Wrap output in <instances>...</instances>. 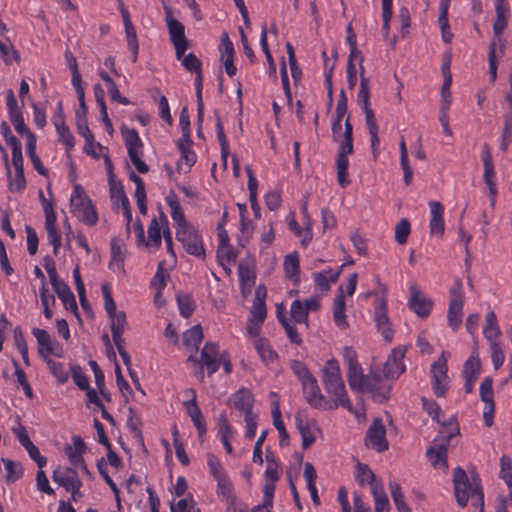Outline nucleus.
<instances>
[{
    "instance_id": "16",
    "label": "nucleus",
    "mask_w": 512,
    "mask_h": 512,
    "mask_svg": "<svg viewBox=\"0 0 512 512\" xmlns=\"http://www.w3.org/2000/svg\"><path fill=\"white\" fill-rule=\"evenodd\" d=\"M364 391L371 393L375 402H385L389 399L391 385L384 383L382 376L377 372H369Z\"/></svg>"
},
{
    "instance_id": "50",
    "label": "nucleus",
    "mask_w": 512,
    "mask_h": 512,
    "mask_svg": "<svg viewBox=\"0 0 512 512\" xmlns=\"http://www.w3.org/2000/svg\"><path fill=\"white\" fill-rule=\"evenodd\" d=\"M481 371V362L478 355H471L465 362L462 375L464 378L478 379Z\"/></svg>"
},
{
    "instance_id": "30",
    "label": "nucleus",
    "mask_w": 512,
    "mask_h": 512,
    "mask_svg": "<svg viewBox=\"0 0 512 512\" xmlns=\"http://www.w3.org/2000/svg\"><path fill=\"white\" fill-rule=\"evenodd\" d=\"M218 436L225 448L227 454L233 453V447L231 444V439L235 436V429L230 424L225 414H221L218 418Z\"/></svg>"
},
{
    "instance_id": "63",
    "label": "nucleus",
    "mask_w": 512,
    "mask_h": 512,
    "mask_svg": "<svg viewBox=\"0 0 512 512\" xmlns=\"http://www.w3.org/2000/svg\"><path fill=\"white\" fill-rule=\"evenodd\" d=\"M180 61L182 66L191 73L197 74L202 71V62L194 53L184 54Z\"/></svg>"
},
{
    "instance_id": "49",
    "label": "nucleus",
    "mask_w": 512,
    "mask_h": 512,
    "mask_svg": "<svg viewBox=\"0 0 512 512\" xmlns=\"http://www.w3.org/2000/svg\"><path fill=\"white\" fill-rule=\"evenodd\" d=\"M125 28V36L127 40V46L129 51L131 52V61L135 63L138 59L139 53V43L138 37L136 33V29L133 25L126 26Z\"/></svg>"
},
{
    "instance_id": "58",
    "label": "nucleus",
    "mask_w": 512,
    "mask_h": 512,
    "mask_svg": "<svg viewBox=\"0 0 512 512\" xmlns=\"http://www.w3.org/2000/svg\"><path fill=\"white\" fill-rule=\"evenodd\" d=\"M512 139V112L504 116V127L501 137L500 149L506 151L511 144Z\"/></svg>"
},
{
    "instance_id": "60",
    "label": "nucleus",
    "mask_w": 512,
    "mask_h": 512,
    "mask_svg": "<svg viewBox=\"0 0 512 512\" xmlns=\"http://www.w3.org/2000/svg\"><path fill=\"white\" fill-rule=\"evenodd\" d=\"M346 33H347L346 42L349 46V51H350L349 56H351V58H359L360 65H362L363 57H362L361 52L357 48V37L353 31L351 23L347 25Z\"/></svg>"
},
{
    "instance_id": "51",
    "label": "nucleus",
    "mask_w": 512,
    "mask_h": 512,
    "mask_svg": "<svg viewBox=\"0 0 512 512\" xmlns=\"http://www.w3.org/2000/svg\"><path fill=\"white\" fill-rule=\"evenodd\" d=\"M150 286L156 290L155 301H158L159 296L162 294L166 287V273L164 271L163 263H159L156 273L153 276Z\"/></svg>"
},
{
    "instance_id": "25",
    "label": "nucleus",
    "mask_w": 512,
    "mask_h": 512,
    "mask_svg": "<svg viewBox=\"0 0 512 512\" xmlns=\"http://www.w3.org/2000/svg\"><path fill=\"white\" fill-rule=\"evenodd\" d=\"M344 265H341L337 270H333L332 268L315 272L312 275L313 281L322 292H327L330 290L331 283H335L338 281L342 269Z\"/></svg>"
},
{
    "instance_id": "8",
    "label": "nucleus",
    "mask_w": 512,
    "mask_h": 512,
    "mask_svg": "<svg viewBox=\"0 0 512 512\" xmlns=\"http://www.w3.org/2000/svg\"><path fill=\"white\" fill-rule=\"evenodd\" d=\"M353 152L354 146L353 140L351 139V128L348 125L343 145H339L336 157L337 181L342 188H345L350 184V180L348 178V156L353 154Z\"/></svg>"
},
{
    "instance_id": "48",
    "label": "nucleus",
    "mask_w": 512,
    "mask_h": 512,
    "mask_svg": "<svg viewBox=\"0 0 512 512\" xmlns=\"http://www.w3.org/2000/svg\"><path fill=\"white\" fill-rule=\"evenodd\" d=\"M148 240L145 241L146 246L159 249L162 243L161 228L156 218H153L148 226Z\"/></svg>"
},
{
    "instance_id": "24",
    "label": "nucleus",
    "mask_w": 512,
    "mask_h": 512,
    "mask_svg": "<svg viewBox=\"0 0 512 512\" xmlns=\"http://www.w3.org/2000/svg\"><path fill=\"white\" fill-rule=\"evenodd\" d=\"M428 205L431 214L429 222L430 233L432 235L442 236L445 231V224L443 218L444 206L438 201H430Z\"/></svg>"
},
{
    "instance_id": "64",
    "label": "nucleus",
    "mask_w": 512,
    "mask_h": 512,
    "mask_svg": "<svg viewBox=\"0 0 512 512\" xmlns=\"http://www.w3.org/2000/svg\"><path fill=\"white\" fill-rule=\"evenodd\" d=\"M421 403L423 410L426 411L434 421L440 422V415L442 413L440 405L436 401L425 397L421 399Z\"/></svg>"
},
{
    "instance_id": "45",
    "label": "nucleus",
    "mask_w": 512,
    "mask_h": 512,
    "mask_svg": "<svg viewBox=\"0 0 512 512\" xmlns=\"http://www.w3.org/2000/svg\"><path fill=\"white\" fill-rule=\"evenodd\" d=\"M192 144V139H179L177 141V147L181 153V159L185 161L189 168L197 161V155L192 149Z\"/></svg>"
},
{
    "instance_id": "27",
    "label": "nucleus",
    "mask_w": 512,
    "mask_h": 512,
    "mask_svg": "<svg viewBox=\"0 0 512 512\" xmlns=\"http://www.w3.org/2000/svg\"><path fill=\"white\" fill-rule=\"evenodd\" d=\"M111 248V259L109 262V268L114 272L124 271V260L126 256L125 245L122 240L113 238L110 243Z\"/></svg>"
},
{
    "instance_id": "39",
    "label": "nucleus",
    "mask_w": 512,
    "mask_h": 512,
    "mask_svg": "<svg viewBox=\"0 0 512 512\" xmlns=\"http://www.w3.org/2000/svg\"><path fill=\"white\" fill-rule=\"evenodd\" d=\"M203 340V331L200 324L194 325L183 333L182 341L185 347L192 348L194 351L199 349Z\"/></svg>"
},
{
    "instance_id": "55",
    "label": "nucleus",
    "mask_w": 512,
    "mask_h": 512,
    "mask_svg": "<svg viewBox=\"0 0 512 512\" xmlns=\"http://www.w3.org/2000/svg\"><path fill=\"white\" fill-rule=\"evenodd\" d=\"M290 313L296 323L308 325V312L303 307L301 300L296 299L291 303Z\"/></svg>"
},
{
    "instance_id": "37",
    "label": "nucleus",
    "mask_w": 512,
    "mask_h": 512,
    "mask_svg": "<svg viewBox=\"0 0 512 512\" xmlns=\"http://www.w3.org/2000/svg\"><path fill=\"white\" fill-rule=\"evenodd\" d=\"M483 335L488 342L497 341L501 335L497 317L493 310H489L485 316Z\"/></svg>"
},
{
    "instance_id": "19",
    "label": "nucleus",
    "mask_w": 512,
    "mask_h": 512,
    "mask_svg": "<svg viewBox=\"0 0 512 512\" xmlns=\"http://www.w3.org/2000/svg\"><path fill=\"white\" fill-rule=\"evenodd\" d=\"M5 167L7 171V176L9 179V189L13 192H21L26 188V179L24 176V168H23V156L12 158V164L15 169V175L11 177V169L8 162L7 154H5Z\"/></svg>"
},
{
    "instance_id": "53",
    "label": "nucleus",
    "mask_w": 512,
    "mask_h": 512,
    "mask_svg": "<svg viewBox=\"0 0 512 512\" xmlns=\"http://www.w3.org/2000/svg\"><path fill=\"white\" fill-rule=\"evenodd\" d=\"M51 374L57 379L60 384H64L69 379V372L65 365L61 362H56L52 359L45 361Z\"/></svg>"
},
{
    "instance_id": "1",
    "label": "nucleus",
    "mask_w": 512,
    "mask_h": 512,
    "mask_svg": "<svg viewBox=\"0 0 512 512\" xmlns=\"http://www.w3.org/2000/svg\"><path fill=\"white\" fill-rule=\"evenodd\" d=\"M453 486L457 504L461 508L466 507L471 498L475 510L484 511V493L481 480L477 475H473L470 479L465 470L458 466L453 470Z\"/></svg>"
},
{
    "instance_id": "2",
    "label": "nucleus",
    "mask_w": 512,
    "mask_h": 512,
    "mask_svg": "<svg viewBox=\"0 0 512 512\" xmlns=\"http://www.w3.org/2000/svg\"><path fill=\"white\" fill-rule=\"evenodd\" d=\"M321 371L324 388L334 400L335 405L352 412L353 406L346 391L339 362L331 358L325 362Z\"/></svg>"
},
{
    "instance_id": "33",
    "label": "nucleus",
    "mask_w": 512,
    "mask_h": 512,
    "mask_svg": "<svg viewBox=\"0 0 512 512\" xmlns=\"http://www.w3.org/2000/svg\"><path fill=\"white\" fill-rule=\"evenodd\" d=\"M52 287L59 299L62 301L64 307L72 312H77L78 306L70 287L62 280L56 283V286Z\"/></svg>"
},
{
    "instance_id": "32",
    "label": "nucleus",
    "mask_w": 512,
    "mask_h": 512,
    "mask_svg": "<svg viewBox=\"0 0 512 512\" xmlns=\"http://www.w3.org/2000/svg\"><path fill=\"white\" fill-rule=\"evenodd\" d=\"M167 205L170 208V215L174 223L177 225L176 228H181L189 225L185 219V214L182 206L174 192H170L165 198Z\"/></svg>"
},
{
    "instance_id": "40",
    "label": "nucleus",
    "mask_w": 512,
    "mask_h": 512,
    "mask_svg": "<svg viewBox=\"0 0 512 512\" xmlns=\"http://www.w3.org/2000/svg\"><path fill=\"white\" fill-rule=\"evenodd\" d=\"M360 87L357 95V102L359 106L365 110L369 109L370 107V80L369 78L364 77V67L360 65Z\"/></svg>"
},
{
    "instance_id": "17",
    "label": "nucleus",
    "mask_w": 512,
    "mask_h": 512,
    "mask_svg": "<svg viewBox=\"0 0 512 512\" xmlns=\"http://www.w3.org/2000/svg\"><path fill=\"white\" fill-rule=\"evenodd\" d=\"M406 349L396 347L392 350L383 367V374L388 379H397L406 370L404 363Z\"/></svg>"
},
{
    "instance_id": "62",
    "label": "nucleus",
    "mask_w": 512,
    "mask_h": 512,
    "mask_svg": "<svg viewBox=\"0 0 512 512\" xmlns=\"http://www.w3.org/2000/svg\"><path fill=\"white\" fill-rule=\"evenodd\" d=\"M479 390L480 398L484 402V405L494 404L493 379L491 377L483 379Z\"/></svg>"
},
{
    "instance_id": "7",
    "label": "nucleus",
    "mask_w": 512,
    "mask_h": 512,
    "mask_svg": "<svg viewBox=\"0 0 512 512\" xmlns=\"http://www.w3.org/2000/svg\"><path fill=\"white\" fill-rule=\"evenodd\" d=\"M450 301L447 311V324L453 332H457L463 322V307L465 296L462 290V284L458 280L450 288Z\"/></svg>"
},
{
    "instance_id": "38",
    "label": "nucleus",
    "mask_w": 512,
    "mask_h": 512,
    "mask_svg": "<svg viewBox=\"0 0 512 512\" xmlns=\"http://www.w3.org/2000/svg\"><path fill=\"white\" fill-rule=\"evenodd\" d=\"M375 512H389L390 502L382 484H372Z\"/></svg>"
},
{
    "instance_id": "10",
    "label": "nucleus",
    "mask_w": 512,
    "mask_h": 512,
    "mask_svg": "<svg viewBox=\"0 0 512 512\" xmlns=\"http://www.w3.org/2000/svg\"><path fill=\"white\" fill-rule=\"evenodd\" d=\"M176 239L181 242L188 254L197 258L205 257L202 237L194 227L187 225L181 228H176Z\"/></svg>"
},
{
    "instance_id": "41",
    "label": "nucleus",
    "mask_w": 512,
    "mask_h": 512,
    "mask_svg": "<svg viewBox=\"0 0 512 512\" xmlns=\"http://www.w3.org/2000/svg\"><path fill=\"white\" fill-rule=\"evenodd\" d=\"M92 203V200L87 196L81 185L76 184L70 196L71 212L74 213L80 208Z\"/></svg>"
},
{
    "instance_id": "52",
    "label": "nucleus",
    "mask_w": 512,
    "mask_h": 512,
    "mask_svg": "<svg viewBox=\"0 0 512 512\" xmlns=\"http://www.w3.org/2000/svg\"><path fill=\"white\" fill-rule=\"evenodd\" d=\"M6 470V481L14 483L23 476V469L20 463L10 459H2Z\"/></svg>"
},
{
    "instance_id": "42",
    "label": "nucleus",
    "mask_w": 512,
    "mask_h": 512,
    "mask_svg": "<svg viewBox=\"0 0 512 512\" xmlns=\"http://www.w3.org/2000/svg\"><path fill=\"white\" fill-rule=\"evenodd\" d=\"M82 223L87 226H95L98 222V212L93 203H90L73 213Z\"/></svg>"
},
{
    "instance_id": "46",
    "label": "nucleus",
    "mask_w": 512,
    "mask_h": 512,
    "mask_svg": "<svg viewBox=\"0 0 512 512\" xmlns=\"http://www.w3.org/2000/svg\"><path fill=\"white\" fill-rule=\"evenodd\" d=\"M206 459L209 473L215 481L229 476L216 455L208 453Z\"/></svg>"
},
{
    "instance_id": "12",
    "label": "nucleus",
    "mask_w": 512,
    "mask_h": 512,
    "mask_svg": "<svg viewBox=\"0 0 512 512\" xmlns=\"http://www.w3.org/2000/svg\"><path fill=\"white\" fill-rule=\"evenodd\" d=\"M52 479L59 486L65 488L67 492H70L72 499L77 500V497H81L80 488L82 487V481L78 477L77 470L74 468H61L58 467L53 471Z\"/></svg>"
},
{
    "instance_id": "54",
    "label": "nucleus",
    "mask_w": 512,
    "mask_h": 512,
    "mask_svg": "<svg viewBox=\"0 0 512 512\" xmlns=\"http://www.w3.org/2000/svg\"><path fill=\"white\" fill-rule=\"evenodd\" d=\"M500 468L499 476L506 483L509 493L512 496V462L508 456L503 455L500 458Z\"/></svg>"
},
{
    "instance_id": "34",
    "label": "nucleus",
    "mask_w": 512,
    "mask_h": 512,
    "mask_svg": "<svg viewBox=\"0 0 512 512\" xmlns=\"http://www.w3.org/2000/svg\"><path fill=\"white\" fill-rule=\"evenodd\" d=\"M427 457L434 468L447 470V447L445 445L431 446L427 449Z\"/></svg>"
},
{
    "instance_id": "4",
    "label": "nucleus",
    "mask_w": 512,
    "mask_h": 512,
    "mask_svg": "<svg viewBox=\"0 0 512 512\" xmlns=\"http://www.w3.org/2000/svg\"><path fill=\"white\" fill-rule=\"evenodd\" d=\"M221 354L219 344L215 342H207L200 352V357L191 355L187 361L200 365V380L204 379V368L207 370L208 376L213 375L221 366Z\"/></svg>"
},
{
    "instance_id": "15",
    "label": "nucleus",
    "mask_w": 512,
    "mask_h": 512,
    "mask_svg": "<svg viewBox=\"0 0 512 512\" xmlns=\"http://www.w3.org/2000/svg\"><path fill=\"white\" fill-rule=\"evenodd\" d=\"M410 297L408 299V307L420 318H427L433 308L434 302L431 298L423 294L416 284H412L409 288Z\"/></svg>"
},
{
    "instance_id": "47",
    "label": "nucleus",
    "mask_w": 512,
    "mask_h": 512,
    "mask_svg": "<svg viewBox=\"0 0 512 512\" xmlns=\"http://www.w3.org/2000/svg\"><path fill=\"white\" fill-rule=\"evenodd\" d=\"M289 228L301 239L302 246L307 247L313 238V232L310 224H307L305 228H302L295 219H292L289 222Z\"/></svg>"
},
{
    "instance_id": "18",
    "label": "nucleus",
    "mask_w": 512,
    "mask_h": 512,
    "mask_svg": "<svg viewBox=\"0 0 512 512\" xmlns=\"http://www.w3.org/2000/svg\"><path fill=\"white\" fill-rule=\"evenodd\" d=\"M495 8V20L493 22V39L501 42V35L507 27L510 16V5L508 0H493Z\"/></svg>"
},
{
    "instance_id": "61",
    "label": "nucleus",
    "mask_w": 512,
    "mask_h": 512,
    "mask_svg": "<svg viewBox=\"0 0 512 512\" xmlns=\"http://www.w3.org/2000/svg\"><path fill=\"white\" fill-rule=\"evenodd\" d=\"M410 232H411L410 222L406 218L401 219L396 224V227H395V241L400 245L405 244L407 242Z\"/></svg>"
},
{
    "instance_id": "21",
    "label": "nucleus",
    "mask_w": 512,
    "mask_h": 512,
    "mask_svg": "<svg viewBox=\"0 0 512 512\" xmlns=\"http://www.w3.org/2000/svg\"><path fill=\"white\" fill-rule=\"evenodd\" d=\"M254 402H255V399H254L252 392L249 389L244 388V387L238 389L229 398L230 406H232L233 408L242 412L244 414V416L254 413L253 412Z\"/></svg>"
},
{
    "instance_id": "36",
    "label": "nucleus",
    "mask_w": 512,
    "mask_h": 512,
    "mask_svg": "<svg viewBox=\"0 0 512 512\" xmlns=\"http://www.w3.org/2000/svg\"><path fill=\"white\" fill-rule=\"evenodd\" d=\"M284 271L288 279L297 285L300 281V263L299 255L294 252L285 256Z\"/></svg>"
},
{
    "instance_id": "56",
    "label": "nucleus",
    "mask_w": 512,
    "mask_h": 512,
    "mask_svg": "<svg viewBox=\"0 0 512 512\" xmlns=\"http://www.w3.org/2000/svg\"><path fill=\"white\" fill-rule=\"evenodd\" d=\"M14 342L17 350L21 354V357L23 359V362L29 366V355H28V346L25 340V337L23 335V332L20 327H16L14 329Z\"/></svg>"
},
{
    "instance_id": "35",
    "label": "nucleus",
    "mask_w": 512,
    "mask_h": 512,
    "mask_svg": "<svg viewBox=\"0 0 512 512\" xmlns=\"http://www.w3.org/2000/svg\"><path fill=\"white\" fill-rule=\"evenodd\" d=\"M238 276L242 295L250 293L256 278L253 269L249 265L241 263L238 266Z\"/></svg>"
},
{
    "instance_id": "29",
    "label": "nucleus",
    "mask_w": 512,
    "mask_h": 512,
    "mask_svg": "<svg viewBox=\"0 0 512 512\" xmlns=\"http://www.w3.org/2000/svg\"><path fill=\"white\" fill-rule=\"evenodd\" d=\"M387 305L382 300L379 305L375 307V322L378 330L381 332L386 341H391L393 338V330L391 328L389 318L386 313Z\"/></svg>"
},
{
    "instance_id": "43",
    "label": "nucleus",
    "mask_w": 512,
    "mask_h": 512,
    "mask_svg": "<svg viewBox=\"0 0 512 512\" xmlns=\"http://www.w3.org/2000/svg\"><path fill=\"white\" fill-rule=\"evenodd\" d=\"M271 415L273 418V425L279 433L280 444L282 445L283 443L288 441L289 434L282 420V414L277 400L273 402Z\"/></svg>"
},
{
    "instance_id": "6",
    "label": "nucleus",
    "mask_w": 512,
    "mask_h": 512,
    "mask_svg": "<svg viewBox=\"0 0 512 512\" xmlns=\"http://www.w3.org/2000/svg\"><path fill=\"white\" fill-rule=\"evenodd\" d=\"M343 360L347 365V379L351 390L363 392L368 374L363 373L357 352L352 347H345L343 349Z\"/></svg>"
},
{
    "instance_id": "3",
    "label": "nucleus",
    "mask_w": 512,
    "mask_h": 512,
    "mask_svg": "<svg viewBox=\"0 0 512 512\" xmlns=\"http://www.w3.org/2000/svg\"><path fill=\"white\" fill-rule=\"evenodd\" d=\"M101 292L104 299V306L110 318V329L113 342L124 340L123 333L126 325V314L124 311L116 310V303L112 297L111 287L108 283L101 285Z\"/></svg>"
},
{
    "instance_id": "57",
    "label": "nucleus",
    "mask_w": 512,
    "mask_h": 512,
    "mask_svg": "<svg viewBox=\"0 0 512 512\" xmlns=\"http://www.w3.org/2000/svg\"><path fill=\"white\" fill-rule=\"evenodd\" d=\"M176 299L180 315L184 318H189L195 309L191 296L187 294L177 295Z\"/></svg>"
},
{
    "instance_id": "31",
    "label": "nucleus",
    "mask_w": 512,
    "mask_h": 512,
    "mask_svg": "<svg viewBox=\"0 0 512 512\" xmlns=\"http://www.w3.org/2000/svg\"><path fill=\"white\" fill-rule=\"evenodd\" d=\"M296 426L299 430L302 439V447L304 450L308 449L316 440L314 435L315 422L311 420H303L301 416L295 418Z\"/></svg>"
},
{
    "instance_id": "22",
    "label": "nucleus",
    "mask_w": 512,
    "mask_h": 512,
    "mask_svg": "<svg viewBox=\"0 0 512 512\" xmlns=\"http://www.w3.org/2000/svg\"><path fill=\"white\" fill-rule=\"evenodd\" d=\"M105 165L108 174V182L110 187V197L114 203H119L121 206L129 204V199L124 192L123 185L116 182L114 179L113 164L108 155H104Z\"/></svg>"
},
{
    "instance_id": "26",
    "label": "nucleus",
    "mask_w": 512,
    "mask_h": 512,
    "mask_svg": "<svg viewBox=\"0 0 512 512\" xmlns=\"http://www.w3.org/2000/svg\"><path fill=\"white\" fill-rule=\"evenodd\" d=\"M345 299H344V287L340 286L333 302V321L335 325L340 329H346L348 327L347 316L345 313Z\"/></svg>"
},
{
    "instance_id": "11",
    "label": "nucleus",
    "mask_w": 512,
    "mask_h": 512,
    "mask_svg": "<svg viewBox=\"0 0 512 512\" xmlns=\"http://www.w3.org/2000/svg\"><path fill=\"white\" fill-rule=\"evenodd\" d=\"M169 39L175 49V57L181 60L189 48V40L185 35V26L176 18L167 15L165 18Z\"/></svg>"
},
{
    "instance_id": "44",
    "label": "nucleus",
    "mask_w": 512,
    "mask_h": 512,
    "mask_svg": "<svg viewBox=\"0 0 512 512\" xmlns=\"http://www.w3.org/2000/svg\"><path fill=\"white\" fill-rule=\"evenodd\" d=\"M355 479L360 486L369 484L372 488V484H381L375 480V474L367 464L358 462L356 465Z\"/></svg>"
},
{
    "instance_id": "28",
    "label": "nucleus",
    "mask_w": 512,
    "mask_h": 512,
    "mask_svg": "<svg viewBox=\"0 0 512 512\" xmlns=\"http://www.w3.org/2000/svg\"><path fill=\"white\" fill-rule=\"evenodd\" d=\"M252 345L261 361L266 366H269L278 360V353L274 350L273 346L267 338H257L255 341H253Z\"/></svg>"
},
{
    "instance_id": "5",
    "label": "nucleus",
    "mask_w": 512,
    "mask_h": 512,
    "mask_svg": "<svg viewBox=\"0 0 512 512\" xmlns=\"http://www.w3.org/2000/svg\"><path fill=\"white\" fill-rule=\"evenodd\" d=\"M450 352L442 351L440 357L431 364V384L433 393L437 397H444L450 388V378L448 376V359Z\"/></svg>"
},
{
    "instance_id": "13",
    "label": "nucleus",
    "mask_w": 512,
    "mask_h": 512,
    "mask_svg": "<svg viewBox=\"0 0 512 512\" xmlns=\"http://www.w3.org/2000/svg\"><path fill=\"white\" fill-rule=\"evenodd\" d=\"M32 334L38 343V353L44 361L51 359V355L59 358L63 356L62 346L46 330L33 328Z\"/></svg>"
},
{
    "instance_id": "20",
    "label": "nucleus",
    "mask_w": 512,
    "mask_h": 512,
    "mask_svg": "<svg viewBox=\"0 0 512 512\" xmlns=\"http://www.w3.org/2000/svg\"><path fill=\"white\" fill-rule=\"evenodd\" d=\"M302 391L305 400L313 408H322L326 403L324 395L321 393L317 379L314 376L301 382Z\"/></svg>"
},
{
    "instance_id": "9",
    "label": "nucleus",
    "mask_w": 512,
    "mask_h": 512,
    "mask_svg": "<svg viewBox=\"0 0 512 512\" xmlns=\"http://www.w3.org/2000/svg\"><path fill=\"white\" fill-rule=\"evenodd\" d=\"M125 147L128 156L139 173L145 174L149 171L148 165L141 159L143 143L135 129H122Z\"/></svg>"
},
{
    "instance_id": "59",
    "label": "nucleus",
    "mask_w": 512,
    "mask_h": 512,
    "mask_svg": "<svg viewBox=\"0 0 512 512\" xmlns=\"http://www.w3.org/2000/svg\"><path fill=\"white\" fill-rule=\"evenodd\" d=\"M489 343V349L491 353V359L492 364L495 370L499 369L504 361H505V355L501 346V343L499 340L497 341H491Z\"/></svg>"
},
{
    "instance_id": "14",
    "label": "nucleus",
    "mask_w": 512,
    "mask_h": 512,
    "mask_svg": "<svg viewBox=\"0 0 512 512\" xmlns=\"http://www.w3.org/2000/svg\"><path fill=\"white\" fill-rule=\"evenodd\" d=\"M365 445L377 452L388 450L386 428L381 419H375L369 426L365 436Z\"/></svg>"
},
{
    "instance_id": "23",
    "label": "nucleus",
    "mask_w": 512,
    "mask_h": 512,
    "mask_svg": "<svg viewBox=\"0 0 512 512\" xmlns=\"http://www.w3.org/2000/svg\"><path fill=\"white\" fill-rule=\"evenodd\" d=\"M216 494L228 509H235L237 496L235 487L229 476L216 480Z\"/></svg>"
}]
</instances>
